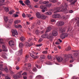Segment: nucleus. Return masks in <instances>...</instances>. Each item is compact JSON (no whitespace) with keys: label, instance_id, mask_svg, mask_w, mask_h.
Segmentation results:
<instances>
[{"label":"nucleus","instance_id":"obj_1","mask_svg":"<svg viewBox=\"0 0 79 79\" xmlns=\"http://www.w3.org/2000/svg\"><path fill=\"white\" fill-rule=\"evenodd\" d=\"M67 8H68V3H64V6L62 5L60 8H55L52 10V11H53L54 13H58L59 12H60V11L65 12L67 11Z\"/></svg>","mask_w":79,"mask_h":79},{"label":"nucleus","instance_id":"obj_2","mask_svg":"<svg viewBox=\"0 0 79 79\" xmlns=\"http://www.w3.org/2000/svg\"><path fill=\"white\" fill-rule=\"evenodd\" d=\"M41 37L45 39L47 38L48 39H52L53 38V35L52 34H50L49 35L48 34H46L42 35Z\"/></svg>","mask_w":79,"mask_h":79},{"label":"nucleus","instance_id":"obj_3","mask_svg":"<svg viewBox=\"0 0 79 79\" xmlns=\"http://www.w3.org/2000/svg\"><path fill=\"white\" fill-rule=\"evenodd\" d=\"M52 18H59L61 17L60 15L59 14H56L52 16Z\"/></svg>","mask_w":79,"mask_h":79},{"label":"nucleus","instance_id":"obj_4","mask_svg":"<svg viewBox=\"0 0 79 79\" xmlns=\"http://www.w3.org/2000/svg\"><path fill=\"white\" fill-rule=\"evenodd\" d=\"M68 35L67 33H63L60 35V38L62 39H64L66 37H68Z\"/></svg>","mask_w":79,"mask_h":79},{"label":"nucleus","instance_id":"obj_5","mask_svg":"<svg viewBox=\"0 0 79 79\" xmlns=\"http://www.w3.org/2000/svg\"><path fill=\"white\" fill-rule=\"evenodd\" d=\"M13 22V19H11L9 20V24L8 25H6V27L7 28H8V27H10V26L11 25L12 23Z\"/></svg>","mask_w":79,"mask_h":79},{"label":"nucleus","instance_id":"obj_6","mask_svg":"<svg viewBox=\"0 0 79 79\" xmlns=\"http://www.w3.org/2000/svg\"><path fill=\"white\" fill-rule=\"evenodd\" d=\"M11 32H12V35H13V36H15V35H18V31H16V30H11Z\"/></svg>","mask_w":79,"mask_h":79},{"label":"nucleus","instance_id":"obj_7","mask_svg":"<svg viewBox=\"0 0 79 79\" xmlns=\"http://www.w3.org/2000/svg\"><path fill=\"white\" fill-rule=\"evenodd\" d=\"M23 54V49L19 50L18 52H16L15 53V54L16 55H21Z\"/></svg>","mask_w":79,"mask_h":79},{"label":"nucleus","instance_id":"obj_8","mask_svg":"<svg viewBox=\"0 0 79 79\" xmlns=\"http://www.w3.org/2000/svg\"><path fill=\"white\" fill-rule=\"evenodd\" d=\"M64 24V23L63 22H58L56 23L57 26H63Z\"/></svg>","mask_w":79,"mask_h":79},{"label":"nucleus","instance_id":"obj_9","mask_svg":"<svg viewBox=\"0 0 79 79\" xmlns=\"http://www.w3.org/2000/svg\"><path fill=\"white\" fill-rule=\"evenodd\" d=\"M52 34L53 36H57V35H58V32L56 31H52Z\"/></svg>","mask_w":79,"mask_h":79},{"label":"nucleus","instance_id":"obj_10","mask_svg":"<svg viewBox=\"0 0 79 79\" xmlns=\"http://www.w3.org/2000/svg\"><path fill=\"white\" fill-rule=\"evenodd\" d=\"M40 9H45L47 10V6H44V5H41L40 6Z\"/></svg>","mask_w":79,"mask_h":79},{"label":"nucleus","instance_id":"obj_11","mask_svg":"<svg viewBox=\"0 0 79 79\" xmlns=\"http://www.w3.org/2000/svg\"><path fill=\"white\" fill-rule=\"evenodd\" d=\"M9 44L10 47H14V41H10L9 42Z\"/></svg>","mask_w":79,"mask_h":79},{"label":"nucleus","instance_id":"obj_12","mask_svg":"<svg viewBox=\"0 0 79 79\" xmlns=\"http://www.w3.org/2000/svg\"><path fill=\"white\" fill-rule=\"evenodd\" d=\"M57 60L58 61V62H62L63 61V59L62 58V57H59L57 58Z\"/></svg>","mask_w":79,"mask_h":79},{"label":"nucleus","instance_id":"obj_13","mask_svg":"<svg viewBox=\"0 0 79 79\" xmlns=\"http://www.w3.org/2000/svg\"><path fill=\"white\" fill-rule=\"evenodd\" d=\"M75 21L77 22L76 23L77 24V26L79 27V18H76L75 19Z\"/></svg>","mask_w":79,"mask_h":79},{"label":"nucleus","instance_id":"obj_14","mask_svg":"<svg viewBox=\"0 0 79 79\" xmlns=\"http://www.w3.org/2000/svg\"><path fill=\"white\" fill-rule=\"evenodd\" d=\"M2 48L3 49V51L5 52H8V49L7 48L5 45H3L2 46Z\"/></svg>","mask_w":79,"mask_h":79},{"label":"nucleus","instance_id":"obj_15","mask_svg":"<svg viewBox=\"0 0 79 79\" xmlns=\"http://www.w3.org/2000/svg\"><path fill=\"white\" fill-rule=\"evenodd\" d=\"M30 55L32 57V58H34V59H37V58H39V56H34V55H33V54H31Z\"/></svg>","mask_w":79,"mask_h":79},{"label":"nucleus","instance_id":"obj_16","mask_svg":"<svg viewBox=\"0 0 79 79\" xmlns=\"http://www.w3.org/2000/svg\"><path fill=\"white\" fill-rule=\"evenodd\" d=\"M69 2L71 3L72 5H73L75 3V2H77V0H69Z\"/></svg>","mask_w":79,"mask_h":79},{"label":"nucleus","instance_id":"obj_17","mask_svg":"<svg viewBox=\"0 0 79 79\" xmlns=\"http://www.w3.org/2000/svg\"><path fill=\"white\" fill-rule=\"evenodd\" d=\"M60 32H61L62 34H63V33H64L65 32H66V28H62L61 30H60Z\"/></svg>","mask_w":79,"mask_h":79},{"label":"nucleus","instance_id":"obj_18","mask_svg":"<svg viewBox=\"0 0 79 79\" xmlns=\"http://www.w3.org/2000/svg\"><path fill=\"white\" fill-rule=\"evenodd\" d=\"M68 57H69V58H70L71 59H72L73 61H74L75 60V58L73 57V55L72 54H69L68 55Z\"/></svg>","mask_w":79,"mask_h":79},{"label":"nucleus","instance_id":"obj_19","mask_svg":"<svg viewBox=\"0 0 79 79\" xmlns=\"http://www.w3.org/2000/svg\"><path fill=\"white\" fill-rule=\"evenodd\" d=\"M25 47H31V45H32V44H30L28 42H26L25 44Z\"/></svg>","mask_w":79,"mask_h":79},{"label":"nucleus","instance_id":"obj_20","mask_svg":"<svg viewBox=\"0 0 79 79\" xmlns=\"http://www.w3.org/2000/svg\"><path fill=\"white\" fill-rule=\"evenodd\" d=\"M40 18H41L42 19L44 20L46 19V16L43 15H41Z\"/></svg>","mask_w":79,"mask_h":79},{"label":"nucleus","instance_id":"obj_21","mask_svg":"<svg viewBox=\"0 0 79 79\" xmlns=\"http://www.w3.org/2000/svg\"><path fill=\"white\" fill-rule=\"evenodd\" d=\"M37 23L38 24H44V23H45V22L44 21H40L39 20L37 22Z\"/></svg>","mask_w":79,"mask_h":79},{"label":"nucleus","instance_id":"obj_22","mask_svg":"<svg viewBox=\"0 0 79 79\" xmlns=\"http://www.w3.org/2000/svg\"><path fill=\"white\" fill-rule=\"evenodd\" d=\"M51 29H52V27H48L47 28L46 32H50V31H51Z\"/></svg>","mask_w":79,"mask_h":79},{"label":"nucleus","instance_id":"obj_23","mask_svg":"<svg viewBox=\"0 0 79 79\" xmlns=\"http://www.w3.org/2000/svg\"><path fill=\"white\" fill-rule=\"evenodd\" d=\"M36 15L38 18H40V17H41V15H40V14L39 12H37L36 13Z\"/></svg>","mask_w":79,"mask_h":79},{"label":"nucleus","instance_id":"obj_24","mask_svg":"<svg viewBox=\"0 0 79 79\" xmlns=\"http://www.w3.org/2000/svg\"><path fill=\"white\" fill-rule=\"evenodd\" d=\"M45 14L46 15H51L52 14V12H50V11H48V12H47L46 13H45Z\"/></svg>","mask_w":79,"mask_h":79},{"label":"nucleus","instance_id":"obj_25","mask_svg":"<svg viewBox=\"0 0 79 79\" xmlns=\"http://www.w3.org/2000/svg\"><path fill=\"white\" fill-rule=\"evenodd\" d=\"M3 65L0 64V70H2V71L4 70V69L3 68Z\"/></svg>","mask_w":79,"mask_h":79},{"label":"nucleus","instance_id":"obj_26","mask_svg":"<svg viewBox=\"0 0 79 79\" xmlns=\"http://www.w3.org/2000/svg\"><path fill=\"white\" fill-rule=\"evenodd\" d=\"M24 3L27 5L30 3V1H29V0H26V1H24Z\"/></svg>","mask_w":79,"mask_h":79},{"label":"nucleus","instance_id":"obj_27","mask_svg":"<svg viewBox=\"0 0 79 79\" xmlns=\"http://www.w3.org/2000/svg\"><path fill=\"white\" fill-rule=\"evenodd\" d=\"M15 27L16 28H22L23 27L21 25H15Z\"/></svg>","mask_w":79,"mask_h":79},{"label":"nucleus","instance_id":"obj_28","mask_svg":"<svg viewBox=\"0 0 79 79\" xmlns=\"http://www.w3.org/2000/svg\"><path fill=\"white\" fill-rule=\"evenodd\" d=\"M20 22H21L20 20H16L14 22V23L15 24H18V23H19Z\"/></svg>","mask_w":79,"mask_h":79},{"label":"nucleus","instance_id":"obj_29","mask_svg":"<svg viewBox=\"0 0 79 79\" xmlns=\"http://www.w3.org/2000/svg\"><path fill=\"white\" fill-rule=\"evenodd\" d=\"M4 19L5 22H7V21H8V18L7 17H4Z\"/></svg>","mask_w":79,"mask_h":79},{"label":"nucleus","instance_id":"obj_30","mask_svg":"<svg viewBox=\"0 0 79 79\" xmlns=\"http://www.w3.org/2000/svg\"><path fill=\"white\" fill-rule=\"evenodd\" d=\"M20 40H21V41H22V42H23V41H24V40H25V38L23 36H22L20 38Z\"/></svg>","mask_w":79,"mask_h":79},{"label":"nucleus","instance_id":"obj_31","mask_svg":"<svg viewBox=\"0 0 79 79\" xmlns=\"http://www.w3.org/2000/svg\"><path fill=\"white\" fill-rule=\"evenodd\" d=\"M13 77L14 79H18V75H14L13 76Z\"/></svg>","mask_w":79,"mask_h":79},{"label":"nucleus","instance_id":"obj_32","mask_svg":"<svg viewBox=\"0 0 79 79\" xmlns=\"http://www.w3.org/2000/svg\"><path fill=\"white\" fill-rule=\"evenodd\" d=\"M24 45V44H23V43H21L19 44V46L20 48H22L23 46Z\"/></svg>","mask_w":79,"mask_h":79},{"label":"nucleus","instance_id":"obj_33","mask_svg":"<svg viewBox=\"0 0 79 79\" xmlns=\"http://www.w3.org/2000/svg\"><path fill=\"white\" fill-rule=\"evenodd\" d=\"M40 57L41 59H45V56L44 55H41Z\"/></svg>","mask_w":79,"mask_h":79},{"label":"nucleus","instance_id":"obj_34","mask_svg":"<svg viewBox=\"0 0 79 79\" xmlns=\"http://www.w3.org/2000/svg\"><path fill=\"white\" fill-rule=\"evenodd\" d=\"M12 16L13 17H15V18H17V17H18L19 16L18 15L16 14H13Z\"/></svg>","mask_w":79,"mask_h":79},{"label":"nucleus","instance_id":"obj_35","mask_svg":"<svg viewBox=\"0 0 79 79\" xmlns=\"http://www.w3.org/2000/svg\"><path fill=\"white\" fill-rule=\"evenodd\" d=\"M48 58L49 59V60H52V56L51 55H48Z\"/></svg>","mask_w":79,"mask_h":79},{"label":"nucleus","instance_id":"obj_36","mask_svg":"<svg viewBox=\"0 0 79 79\" xmlns=\"http://www.w3.org/2000/svg\"><path fill=\"white\" fill-rule=\"evenodd\" d=\"M50 2H52V3H55L56 2V0H49Z\"/></svg>","mask_w":79,"mask_h":79},{"label":"nucleus","instance_id":"obj_37","mask_svg":"<svg viewBox=\"0 0 79 79\" xmlns=\"http://www.w3.org/2000/svg\"><path fill=\"white\" fill-rule=\"evenodd\" d=\"M65 50L67 51L71 50V47H70V46H69L67 48H66Z\"/></svg>","mask_w":79,"mask_h":79},{"label":"nucleus","instance_id":"obj_38","mask_svg":"<svg viewBox=\"0 0 79 79\" xmlns=\"http://www.w3.org/2000/svg\"><path fill=\"white\" fill-rule=\"evenodd\" d=\"M4 10H5L6 12H8V11H9V9H8V8L7 7H6L4 8Z\"/></svg>","mask_w":79,"mask_h":79},{"label":"nucleus","instance_id":"obj_39","mask_svg":"<svg viewBox=\"0 0 79 79\" xmlns=\"http://www.w3.org/2000/svg\"><path fill=\"white\" fill-rule=\"evenodd\" d=\"M15 12V11L14 10H11V11H10L9 13L10 15H12Z\"/></svg>","mask_w":79,"mask_h":79},{"label":"nucleus","instance_id":"obj_40","mask_svg":"<svg viewBox=\"0 0 79 79\" xmlns=\"http://www.w3.org/2000/svg\"><path fill=\"white\" fill-rule=\"evenodd\" d=\"M27 61V56H26L25 57V63H26Z\"/></svg>","mask_w":79,"mask_h":79},{"label":"nucleus","instance_id":"obj_41","mask_svg":"<svg viewBox=\"0 0 79 79\" xmlns=\"http://www.w3.org/2000/svg\"><path fill=\"white\" fill-rule=\"evenodd\" d=\"M48 1H44L43 2V4H45L46 5L47 4H48Z\"/></svg>","mask_w":79,"mask_h":79},{"label":"nucleus","instance_id":"obj_42","mask_svg":"<svg viewBox=\"0 0 79 79\" xmlns=\"http://www.w3.org/2000/svg\"><path fill=\"white\" fill-rule=\"evenodd\" d=\"M42 77V76L40 75H38L36 77V79H40V78H41Z\"/></svg>","mask_w":79,"mask_h":79},{"label":"nucleus","instance_id":"obj_43","mask_svg":"<svg viewBox=\"0 0 79 79\" xmlns=\"http://www.w3.org/2000/svg\"><path fill=\"white\" fill-rule=\"evenodd\" d=\"M26 16L27 17V18H30V17H31V15L30 14H27Z\"/></svg>","mask_w":79,"mask_h":79},{"label":"nucleus","instance_id":"obj_44","mask_svg":"<svg viewBox=\"0 0 79 79\" xmlns=\"http://www.w3.org/2000/svg\"><path fill=\"white\" fill-rule=\"evenodd\" d=\"M5 71L6 73H8V68L6 67L5 69Z\"/></svg>","mask_w":79,"mask_h":79},{"label":"nucleus","instance_id":"obj_45","mask_svg":"<svg viewBox=\"0 0 79 79\" xmlns=\"http://www.w3.org/2000/svg\"><path fill=\"white\" fill-rule=\"evenodd\" d=\"M46 64H48V65H51L52 64L51 62H50V61H48L46 63Z\"/></svg>","mask_w":79,"mask_h":79},{"label":"nucleus","instance_id":"obj_46","mask_svg":"<svg viewBox=\"0 0 79 79\" xmlns=\"http://www.w3.org/2000/svg\"><path fill=\"white\" fill-rule=\"evenodd\" d=\"M42 53L44 54H47V51H44L42 52Z\"/></svg>","mask_w":79,"mask_h":79},{"label":"nucleus","instance_id":"obj_47","mask_svg":"<svg viewBox=\"0 0 79 79\" xmlns=\"http://www.w3.org/2000/svg\"><path fill=\"white\" fill-rule=\"evenodd\" d=\"M40 32H39V31L38 30H36L35 31V33L36 34H37V35H38Z\"/></svg>","mask_w":79,"mask_h":79},{"label":"nucleus","instance_id":"obj_48","mask_svg":"<svg viewBox=\"0 0 79 79\" xmlns=\"http://www.w3.org/2000/svg\"><path fill=\"white\" fill-rule=\"evenodd\" d=\"M2 57L3 58H4V59H6V57L5 56V55H4L3 54L2 55Z\"/></svg>","mask_w":79,"mask_h":79},{"label":"nucleus","instance_id":"obj_49","mask_svg":"<svg viewBox=\"0 0 79 79\" xmlns=\"http://www.w3.org/2000/svg\"><path fill=\"white\" fill-rule=\"evenodd\" d=\"M35 66H36V67L37 68H38V69H40L41 68V67H39V65H37V64H35Z\"/></svg>","mask_w":79,"mask_h":79},{"label":"nucleus","instance_id":"obj_50","mask_svg":"<svg viewBox=\"0 0 79 79\" xmlns=\"http://www.w3.org/2000/svg\"><path fill=\"white\" fill-rule=\"evenodd\" d=\"M42 44H38L36 45L37 47H41V46H42Z\"/></svg>","mask_w":79,"mask_h":79},{"label":"nucleus","instance_id":"obj_51","mask_svg":"<svg viewBox=\"0 0 79 79\" xmlns=\"http://www.w3.org/2000/svg\"><path fill=\"white\" fill-rule=\"evenodd\" d=\"M17 75L18 76V78H20V77H21V74H18Z\"/></svg>","mask_w":79,"mask_h":79},{"label":"nucleus","instance_id":"obj_52","mask_svg":"<svg viewBox=\"0 0 79 79\" xmlns=\"http://www.w3.org/2000/svg\"><path fill=\"white\" fill-rule=\"evenodd\" d=\"M31 52L33 53V54H35V55H37L38 54V52H37L35 54V52L33 51H31Z\"/></svg>","mask_w":79,"mask_h":79},{"label":"nucleus","instance_id":"obj_53","mask_svg":"<svg viewBox=\"0 0 79 79\" xmlns=\"http://www.w3.org/2000/svg\"><path fill=\"white\" fill-rule=\"evenodd\" d=\"M36 70H37L36 68H35V67H34L33 68V71H34V72L36 71Z\"/></svg>","mask_w":79,"mask_h":79},{"label":"nucleus","instance_id":"obj_54","mask_svg":"<svg viewBox=\"0 0 79 79\" xmlns=\"http://www.w3.org/2000/svg\"><path fill=\"white\" fill-rule=\"evenodd\" d=\"M23 76H26L27 75V73L26 72H24L22 74Z\"/></svg>","mask_w":79,"mask_h":79},{"label":"nucleus","instance_id":"obj_55","mask_svg":"<svg viewBox=\"0 0 79 79\" xmlns=\"http://www.w3.org/2000/svg\"><path fill=\"white\" fill-rule=\"evenodd\" d=\"M42 38H40L39 40L38 41V42H39V43H40V42H42Z\"/></svg>","mask_w":79,"mask_h":79},{"label":"nucleus","instance_id":"obj_56","mask_svg":"<svg viewBox=\"0 0 79 79\" xmlns=\"http://www.w3.org/2000/svg\"><path fill=\"white\" fill-rule=\"evenodd\" d=\"M3 41V39H0V44H2Z\"/></svg>","mask_w":79,"mask_h":79},{"label":"nucleus","instance_id":"obj_57","mask_svg":"<svg viewBox=\"0 0 79 79\" xmlns=\"http://www.w3.org/2000/svg\"><path fill=\"white\" fill-rule=\"evenodd\" d=\"M0 73H1V75L2 76H5V75L3 74V73H2V72H0Z\"/></svg>","mask_w":79,"mask_h":79},{"label":"nucleus","instance_id":"obj_58","mask_svg":"<svg viewBox=\"0 0 79 79\" xmlns=\"http://www.w3.org/2000/svg\"><path fill=\"white\" fill-rule=\"evenodd\" d=\"M22 16L23 17V18L26 17V15H25V14L24 13L22 14Z\"/></svg>","mask_w":79,"mask_h":79},{"label":"nucleus","instance_id":"obj_59","mask_svg":"<svg viewBox=\"0 0 79 79\" xmlns=\"http://www.w3.org/2000/svg\"><path fill=\"white\" fill-rule=\"evenodd\" d=\"M6 79H10V78L8 76H6L5 77Z\"/></svg>","mask_w":79,"mask_h":79},{"label":"nucleus","instance_id":"obj_60","mask_svg":"<svg viewBox=\"0 0 79 79\" xmlns=\"http://www.w3.org/2000/svg\"><path fill=\"white\" fill-rule=\"evenodd\" d=\"M22 73H23V71H20L18 73V74H21Z\"/></svg>","mask_w":79,"mask_h":79},{"label":"nucleus","instance_id":"obj_61","mask_svg":"<svg viewBox=\"0 0 79 79\" xmlns=\"http://www.w3.org/2000/svg\"><path fill=\"white\" fill-rule=\"evenodd\" d=\"M73 55H74V56L76 57V56L77 55V53H74L73 54Z\"/></svg>","mask_w":79,"mask_h":79},{"label":"nucleus","instance_id":"obj_62","mask_svg":"<svg viewBox=\"0 0 79 79\" xmlns=\"http://www.w3.org/2000/svg\"><path fill=\"white\" fill-rule=\"evenodd\" d=\"M56 44V45H59V44H60V43H59V42L57 41L55 43Z\"/></svg>","mask_w":79,"mask_h":79},{"label":"nucleus","instance_id":"obj_63","mask_svg":"<svg viewBox=\"0 0 79 79\" xmlns=\"http://www.w3.org/2000/svg\"><path fill=\"white\" fill-rule=\"evenodd\" d=\"M19 3H20V4H22V3H23V1L22 0H20L19 1Z\"/></svg>","mask_w":79,"mask_h":79},{"label":"nucleus","instance_id":"obj_64","mask_svg":"<svg viewBox=\"0 0 79 79\" xmlns=\"http://www.w3.org/2000/svg\"><path fill=\"white\" fill-rule=\"evenodd\" d=\"M52 6V4L50 3V4H49L48 6V7H50V6Z\"/></svg>","mask_w":79,"mask_h":79}]
</instances>
